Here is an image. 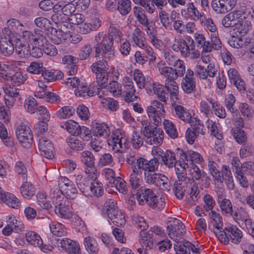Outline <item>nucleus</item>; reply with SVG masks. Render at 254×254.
<instances>
[{
  "instance_id": "ddd939ff",
  "label": "nucleus",
  "mask_w": 254,
  "mask_h": 254,
  "mask_svg": "<svg viewBox=\"0 0 254 254\" xmlns=\"http://www.w3.org/2000/svg\"><path fill=\"white\" fill-rule=\"evenodd\" d=\"M127 139L122 130H118L112 132V134L108 136L107 142L109 146L115 152H119L123 148V145H125Z\"/></svg>"
},
{
  "instance_id": "2eb2a0df",
  "label": "nucleus",
  "mask_w": 254,
  "mask_h": 254,
  "mask_svg": "<svg viewBox=\"0 0 254 254\" xmlns=\"http://www.w3.org/2000/svg\"><path fill=\"white\" fill-rule=\"evenodd\" d=\"M233 171L237 180L239 181L241 187L247 188L249 186V183L246 176L242 171L241 162L239 159L236 157H234L232 160Z\"/></svg>"
},
{
  "instance_id": "e433bc0d",
  "label": "nucleus",
  "mask_w": 254,
  "mask_h": 254,
  "mask_svg": "<svg viewBox=\"0 0 254 254\" xmlns=\"http://www.w3.org/2000/svg\"><path fill=\"white\" fill-rule=\"evenodd\" d=\"M107 35L112 39L113 42L115 40L117 42H121L123 36V34L120 30L119 26L113 23L110 24L108 34Z\"/></svg>"
},
{
  "instance_id": "9d476101",
  "label": "nucleus",
  "mask_w": 254,
  "mask_h": 254,
  "mask_svg": "<svg viewBox=\"0 0 254 254\" xmlns=\"http://www.w3.org/2000/svg\"><path fill=\"white\" fill-rule=\"evenodd\" d=\"M17 138L23 147H30L33 142V135L29 127L23 123H20L16 127Z\"/></svg>"
},
{
  "instance_id": "20e7f679",
  "label": "nucleus",
  "mask_w": 254,
  "mask_h": 254,
  "mask_svg": "<svg viewBox=\"0 0 254 254\" xmlns=\"http://www.w3.org/2000/svg\"><path fill=\"white\" fill-rule=\"evenodd\" d=\"M185 152L179 148L174 151L168 149L163 153L161 160L164 165L168 168H173L177 165L185 169Z\"/></svg>"
},
{
  "instance_id": "09e8293b",
  "label": "nucleus",
  "mask_w": 254,
  "mask_h": 254,
  "mask_svg": "<svg viewBox=\"0 0 254 254\" xmlns=\"http://www.w3.org/2000/svg\"><path fill=\"white\" fill-rule=\"evenodd\" d=\"M108 61H105L104 60L98 61L92 64L91 69L95 74V76L107 71V68L106 64Z\"/></svg>"
},
{
  "instance_id": "1a4fd4ad",
  "label": "nucleus",
  "mask_w": 254,
  "mask_h": 254,
  "mask_svg": "<svg viewBox=\"0 0 254 254\" xmlns=\"http://www.w3.org/2000/svg\"><path fill=\"white\" fill-rule=\"evenodd\" d=\"M80 160L84 165V172L91 180L97 179L99 175L95 166V158L93 154L88 151H84L80 154Z\"/></svg>"
},
{
  "instance_id": "4468645a",
  "label": "nucleus",
  "mask_w": 254,
  "mask_h": 254,
  "mask_svg": "<svg viewBox=\"0 0 254 254\" xmlns=\"http://www.w3.org/2000/svg\"><path fill=\"white\" fill-rule=\"evenodd\" d=\"M181 87L186 94H190L195 92L196 79L194 77V72L191 69L187 70L185 76L182 80Z\"/></svg>"
},
{
  "instance_id": "5701e85b",
  "label": "nucleus",
  "mask_w": 254,
  "mask_h": 254,
  "mask_svg": "<svg viewBox=\"0 0 254 254\" xmlns=\"http://www.w3.org/2000/svg\"><path fill=\"white\" fill-rule=\"evenodd\" d=\"M157 67L160 74L166 78L165 80L178 78L176 69L171 66H164V64L162 62L158 63Z\"/></svg>"
},
{
  "instance_id": "f704fd0d",
  "label": "nucleus",
  "mask_w": 254,
  "mask_h": 254,
  "mask_svg": "<svg viewBox=\"0 0 254 254\" xmlns=\"http://www.w3.org/2000/svg\"><path fill=\"white\" fill-rule=\"evenodd\" d=\"M66 141L67 145L71 149L77 151L82 150L85 146V143L75 136H69L66 138Z\"/></svg>"
},
{
  "instance_id": "dca6fc26",
  "label": "nucleus",
  "mask_w": 254,
  "mask_h": 254,
  "mask_svg": "<svg viewBox=\"0 0 254 254\" xmlns=\"http://www.w3.org/2000/svg\"><path fill=\"white\" fill-rule=\"evenodd\" d=\"M237 0H212V9L218 13H225L232 10L235 6Z\"/></svg>"
},
{
  "instance_id": "58836bf2",
  "label": "nucleus",
  "mask_w": 254,
  "mask_h": 254,
  "mask_svg": "<svg viewBox=\"0 0 254 254\" xmlns=\"http://www.w3.org/2000/svg\"><path fill=\"white\" fill-rule=\"evenodd\" d=\"M6 222L16 233H19L24 229V226L23 223L17 220L14 215L8 216Z\"/></svg>"
},
{
  "instance_id": "0eeeda50",
  "label": "nucleus",
  "mask_w": 254,
  "mask_h": 254,
  "mask_svg": "<svg viewBox=\"0 0 254 254\" xmlns=\"http://www.w3.org/2000/svg\"><path fill=\"white\" fill-rule=\"evenodd\" d=\"M136 166L142 172H154L158 171L159 166V159L154 157L149 160L143 157H135L134 155H127Z\"/></svg>"
},
{
  "instance_id": "13d9d810",
  "label": "nucleus",
  "mask_w": 254,
  "mask_h": 254,
  "mask_svg": "<svg viewBox=\"0 0 254 254\" xmlns=\"http://www.w3.org/2000/svg\"><path fill=\"white\" fill-rule=\"evenodd\" d=\"M217 33H211L210 35V41H206V42H209L211 47V49L209 51L204 52L205 53H208L211 52L213 50H219L221 48V42L220 39L218 37Z\"/></svg>"
},
{
  "instance_id": "de8ad7c7",
  "label": "nucleus",
  "mask_w": 254,
  "mask_h": 254,
  "mask_svg": "<svg viewBox=\"0 0 254 254\" xmlns=\"http://www.w3.org/2000/svg\"><path fill=\"white\" fill-rule=\"evenodd\" d=\"M49 226L51 232L54 235L62 237L66 233L64 226L60 223L52 222Z\"/></svg>"
},
{
  "instance_id": "79ce46f5",
  "label": "nucleus",
  "mask_w": 254,
  "mask_h": 254,
  "mask_svg": "<svg viewBox=\"0 0 254 254\" xmlns=\"http://www.w3.org/2000/svg\"><path fill=\"white\" fill-rule=\"evenodd\" d=\"M61 127L73 136H77L79 133L80 126L78 124L72 120L66 121L63 123Z\"/></svg>"
},
{
  "instance_id": "a19ab883",
  "label": "nucleus",
  "mask_w": 254,
  "mask_h": 254,
  "mask_svg": "<svg viewBox=\"0 0 254 254\" xmlns=\"http://www.w3.org/2000/svg\"><path fill=\"white\" fill-rule=\"evenodd\" d=\"M49 197L54 205L66 199L59 188H52L49 192Z\"/></svg>"
},
{
  "instance_id": "c756f323",
  "label": "nucleus",
  "mask_w": 254,
  "mask_h": 254,
  "mask_svg": "<svg viewBox=\"0 0 254 254\" xmlns=\"http://www.w3.org/2000/svg\"><path fill=\"white\" fill-rule=\"evenodd\" d=\"M176 116L185 122H190L191 120V114L189 111L181 105H175L174 111Z\"/></svg>"
},
{
  "instance_id": "6e6d98bb",
  "label": "nucleus",
  "mask_w": 254,
  "mask_h": 254,
  "mask_svg": "<svg viewBox=\"0 0 254 254\" xmlns=\"http://www.w3.org/2000/svg\"><path fill=\"white\" fill-rule=\"evenodd\" d=\"M117 10L123 15L127 14L131 10L130 0H118Z\"/></svg>"
},
{
  "instance_id": "412c9836",
  "label": "nucleus",
  "mask_w": 254,
  "mask_h": 254,
  "mask_svg": "<svg viewBox=\"0 0 254 254\" xmlns=\"http://www.w3.org/2000/svg\"><path fill=\"white\" fill-rule=\"evenodd\" d=\"M68 201L67 199L55 205V212L61 218L69 219L72 216V212L67 205Z\"/></svg>"
},
{
  "instance_id": "b1692460",
  "label": "nucleus",
  "mask_w": 254,
  "mask_h": 254,
  "mask_svg": "<svg viewBox=\"0 0 254 254\" xmlns=\"http://www.w3.org/2000/svg\"><path fill=\"white\" fill-rule=\"evenodd\" d=\"M182 13H184L186 17L194 21L198 20L201 16V13L193 2L188 3L186 8L182 10Z\"/></svg>"
},
{
  "instance_id": "6ab92c4d",
  "label": "nucleus",
  "mask_w": 254,
  "mask_h": 254,
  "mask_svg": "<svg viewBox=\"0 0 254 254\" xmlns=\"http://www.w3.org/2000/svg\"><path fill=\"white\" fill-rule=\"evenodd\" d=\"M127 162L131 166L132 172L129 176V184L133 189H137L140 185L141 178L142 172L136 166V165L127 156Z\"/></svg>"
},
{
  "instance_id": "864d4df0",
  "label": "nucleus",
  "mask_w": 254,
  "mask_h": 254,
  "mask_svg": "<svg viewBox=\"0 0 254 254\" xmlns=\"http://www.w3.org/2000/svg\"><path fill=\"white\" fill-rule=\"evenodd\" d=\"M208 103L211 105L212 108L215 112V114L220 118H225L226 117V112L225 109L215 102L212 98H210L207 99Z\"/></svg>"
},
{
  "instance_id": "ea45409f",
  "label": "nucleus",
  "mask_w": 254,
  "mask_h": 254,
  "mask_svg": "<svg viewBox=\"0 0 254 254\" xmlns=\"http://www.w3.org/2000/svg\"><path fill=\"white\" fill-rule=\"evenodd\" d=\"M27 242L35 247H41L43 241L40 236L33 231H29L25 234Z\"/></svg>"
},
{
  "instance_id": "5fc2aeb1",
  "label": "nucleus",
  "mask_w": 254,
  "mask_h": 254,
  "mask_svg": "<svg viewBox=\"0 0 254 254\" xmlns=\"http://www.w3.org/2000/svg\"><path fill=\"white\" fill-rule=\"evenodd\" d=\"M7 25L8 29L15 32H21L25 29L24 25L18 19L11 18L7 20Z\"/></svg>"
},
{
  "instance_id": "423d86ee",
  "label": "nucleus",
  "mask_w": 254,
  "mask_h": 254,
  "mask_svg": "<svg viewBox=\"0 0 254 254\" xmlns=\"http://www.w3.org/2000/svg\"><path fill=\"white\" fill-rule=\"evenodd\" d=\"M152 126H146L143 130L144 141L150 145L160 146L163 143L164 132L161 128Z\"/></svg>"
},
{
  "instance_id": "8fccbe9b",
  "label": "nucleus",
  "mask_w": 254,
  "mask_h": 254,
  "mask_svg": "<svg viewBox=\"0 0 254 254\" xmlns=\"http://www.w3.org/2000/svg\"><path fill=\"white\" fill-rule=\"evenodd\" d=\"M96 180V179L93 180L94 181L90 184L89 191L91 192L92 195L100 197L104 193L103 187L99 181Z\"/></svg>"
},
{
  "instance_id": "aec40b11",
  "label": "nucleus",
  "mask_w": 254,
  "mask_h": 254,
  "mask_svg": "<svg viewBox=\"0 0 254 254\" xmlns=\"http://www.w3.org/2000/svg\"><path fill=\"white\" fill-rule=\"evenodd\" d=\"M124 92L126 93L125 100L127 102L133 101L137 98L135 89L131 79L126 76L123 79Z\"/></svg>"
},
{
  "instance_id": "393cba45",
  "label": "nucleus",
  "mask_w": 254,
  "mask_h": 254,
  "mask_svg": "<svg viewBox=\"0 0 254 254\" xmlns=\"http://www.w3.org/2000/svg\"><path fill=\"white\" fill-rule=\"evenodd\" d=\"M92 132L93 135L96 137L106 138L109 136L110 130L107 125L104 123H96L93 125Z\"/></svg>"
},
{
  "instance_id": "7c9ffc66",
  "label": "nucleus",
  "mask_w": 254,
  "mask_h": 254,
  "mask_svg": "<svg viewBox=\"0 0 254 254\" xmlns=\"http://www.w3.org/2000/svg\"><path fill=\"white\" fill-rule=\"evenodd\" d=\"M150 232H145L140 235V244L146 251L150 250L153 246L154 237Z\"/></svg>"
},
{
  "instance_id": "a18cd8bd",
  "label": "nucleus",
  "mask_w": 254,
  "mask_h": 254,
  "mask_svg": "<svg viewBox=\"0 0 254 254\" xmlns=\"http://www.w3.org/2000/svg\"><path fill=\"white\" fill-rule=\"evenodd\" d=\"M189 246H190V243L184 240L182 242H176L174 244V250L177 254H190Z\"/></svg>"
},
{
  "instance_id": "680f3d73",
  "label": "nucleus",
  "mask_w": 254,
  "mask_h": 254,
  "mask_svg": "<svg viewBox=\"0 0 254 254\" xmlns=\"http://www.w3.org/2000/svg\"><path fill=\"white\" fill-rule=\"evenodd\" d=\"M45 68L43 67V63L35 62H31L27 67V71L32 74H42Z\"/></svg>"
},
{
  "instance_id": "f257e3e1",
  "label": "nucleus",
  "mask_w": 254,
  "mask_h": 254,
  "mask_svg": "<svg viewBox=\"0 0 254 254\" xmlns=\"http://www.w3.org/2000/svg\"><path fill=\"white\" fill-rule=\"evenodd\" d=\"M96 45L94 47L95 57L101 58L105 61H110L115 57L114 42L104 32H99L95 36Z\"/></svg>"
},
{
  "instance_id": "bb28decb",
  "label": "nucleus",
  "mask_w": 254,
  "mask_h": 254,
  "mask_svg": "<svg viewBox=\"0 0 254 254\" xmlns=\"http://www.w3.org/2000/svg\"><path fill=\"white\" fill-rule=\"evenodd\" d=\"M20 193L25 198L30 199L35 194V188L32 184L27 180L23 181V183L20 187Z\"/></svg>"
},
{
  "instance_id": "a878e982",
  "label": "nucleus",
  "mask_w": 254,
  "mask_h": 254,
  "mask_svg": "<svg viewBox=\"0 0 254 254\" xmlns=\"http://www.w3.org/2000/svg\"><path fill=\"white\" fill-rule=\"evenodd\" d=\"M83 244L86 251L89 254H98L99 247L96 240L93 237H87L84 238Z\"/></svg>"
},
{
  "instance_id": "a211bd4d",
  "label": "nucleus",
  "mask_w": 254,
  "mask_h": 254,
  "mask_svg": "<svg viewBox=\"0 0 254 254\" xmlns=\"http://www.w3.org/2000/svg\"><path fill=\"white\" fill-rule=\"evenodd\" d=\"M74 94L77 97L81 98H87L98 95L99 97H101L99 88L94 85L91 84L89 87L87 86H80L74 90Z\"/></svg>"
},
{
  "instance_id": "9b49d317",
  "label": "nucleus",
  "mask_w": 254,
  "mask_h": 254,
  "mask_svg": "<svg viewBox=\"0 0 254 254\" xmlns=\"http://www.w3.org/2000/svg\"><path fill=\"white\" fill-rule=\"evenodd\" d=\"M166 231L170 238L176 242L186 232L185 226L180 220L172 218L168 221Z\"/></svg>"
},
{
  "instance_id": "4c0bfd02",
  "label": "nucleus",
  "mask_w": 254,
  "mask_h": 254,
  "mask_svg": "<svg viewBox=\"0 0 254 254\" xmlns=\"http://www.w3.org/2000/svg\"><path fill=\"white\" fill-rule=\"evenodd\" d=\"M0 51L5 56L11 55L14 51V46L11 41L1 40L0 41Z\"/></svg>"
},
{
  "instance_id": "4d7b16f0",
  "label": "nucleus",
  "mask_w": 254,
  "mask_h": 254,
  "mask_svg": "<svg viewBox=\"0 0 254 254\" xmlns=\"http://www.w3.org/2000/svg\"><path fill=\"white\" fill-rule=\"evenodd\" d=\"M160 22L162 25L166 29L171 30L172 28V21L174 20L172 16H171L170 18L169 17L168 14L163 10H161L159 14Z\"/></svg>"
},
{
  "instance_id": "603ef678",
  "label": "nucleus",
  "mask_w": 254,
  "mask_h": 254,
  "mask_svg": "<svg viewBox=\"0 0 254 254\" xmlns=\"http://www.w3.org/2000/svg\"><path fill=\"white\" fill-rule=\"evenodd\" d=\"M75 110L71 106H64L61 108L56 113L58 118L64 119L70 118L75 113Z\"/></svg>"
},
{
  "instance_id": "e2e57ef3",
  "label": "nucleus",
  "mask_w": 254,
  "mask_h": 254,
  "mask_svg": "<svg viewBox=\"0 0 254 254\" xmlns=\"http://www.w3.org/2000/svg\"><path fill=\"white\" fill-rule=\"evenodd\" d=\"M153 89L160 101H165L168 99V95L165 92L163 85L155 83L153 85Z\"/></svg>"
},
{
  "instance_id": "7ed1b4c3",
  "label": "nucleus",
  "mask_w": 254,
  "mask_h": 254,
  "mask_svg": "<svg viewBox=\"0 0 254 254\" xmlns=\"http://www.w3.org/2000/svg\"><path fill=\"white\" fill-rule=\"evenodd\" d=\"M215 235L219 241L225 245L231 241L235 244L240 243L243 237V233L236 226L228 224L222 231L215 232Z\"/></svg>"
},
{
  "instance_id": "f03ea898",
  "label": "nucleus",
  "mask_w": 254,
  "mask_h": 254,
  "mask_svg": "<svg viewBox=\"0 0 254 254\" xmlns=\"http://www.w3.org/2000/svg\"><path fill=\"white\" fill-rule=\"evenodd\" d=\"M172 48L175 52H180L184 57H190L192 59L197 58L199 56V52L195 50L194 42L192 39L190 38L187 41L182 38H175L172 45Z\"/></svg>"
},
{
  "instance_id": "c9c22d12",
  "label": "nucleus",
  "mask_w": 254,
  "mask_h": 254,
  "mask_svg": "<svg viewBox=\"0 0 254 254\" xmlns=\"http://www.w3.org/2000/svg\"><path fill=\"white\" fill-rule=\"evenodd\" d=\"M34 36L33 44L35 45L42 47L48 42L46 37V33L42 30L35 29Z\"/></svg>"
},
{
  "instance_id": "c85d7f7f",
  "label": "nucleus",
  "mask_w": 254,
  "mask_h": 254,
  "mask_svg": "<svg viewBox=\"0 0 254 254\" xmlns=\"http://www.w3.org/2000/svg\"><path fill=\"white\" fill-rule=\"evenodd\" d=\"M186 159H184V163H185V168L188 167V163L190 162L191 166L192 164H195L194 163H200L203 161L202 156L198 152L190 150L187 153L185 152Z\"/></svg>"
},
{
  "instance_id": "f3484780",
  "label": "nucleus",
  "mask_w": 254,
  "mask_h": 254,
  "mask_svg": "<svg viewBox=\"0 0 254 254\" xmlns=\"http://www.w3.org/2000/svg\"><path fill=\"white\" fill-rule=\"evenodd\" d=\"M38 148L40 154L47 159H52L54 157V147L52 141L46 137L39 139Z\"/></svg>"
},
{
  "instance_id": "cd10ccee",
  "label": "nucleus",
  "mask_w": 254,
  "mask_h": 254,
  "mask_svg": "<svg viewBox=\"0 0 254 254\" xmlns=\"http://www.w3.org/2000/svg\"><path fill=\"white\" fill-rule=\"evenodd\" d=\"M76 185L79 190L85 195H89L90 183L88 178L81 175H78L75 178Z\"/></svg>"
},
{
  "instance_id": "774afa93",
  "label": "nucleus",
  "mask_w": 254,
  "mask_h": 254,
  "mask_svg": "<svg viewBox=\"0 0 254 254\" xmlns=\"http://www.w3.org/2000/svg\"><path fill=\"white\" fill-rule=\"evenodd\" d=\"M27 79V75L21 72H16L12 75H10V80L14 86H19Z\"/></svg>"
},
{
  "instance_id": "338daca9",
  "label": "nucleus",
  "mask_w": 254,
  "mask_h": 254,
  "mask_svg": "<svg viewBox=\"0 0 254 254\" xmlns=\"http://www.w3.org/2000/svg\"><path fill=\"white\" fill-rule=\"evenodd\" d=\"M233 135L236 141L239 144L244 143L247 140V136L245 131L239 127L232 129Z\"/></svg>"
},
{
  "instance_id": "4be33fe9",
  "label": "nucleus",
  "mask_w": 254,
  "mask_h": 254,
  "mask_svg": "<svg viewBox=\"0 0 254 254\" xmlns=\"http://www.w3.org/2000/svg\"><path fill=\"white\" fill-rule=\"evenodd\" d=\"M62 247L69 254H80L79 245L72 240L65 238L61 242Z\"/></svg>"
},
{
  "instance_id": "49530a36",
  "label": "nucleus",
  "mask_w": 254,
  "mask_h": 254,
  "mask_svg": "<svg viewBox=\"0 0 254 254\" xmlns=\"http://www.w3.org/2000/svg\"><path fill=\"white\" fill-rule=\"evenodd\" d=\"M30 47L28 44H25L20 42H17L15 46V52L18 57L26 58L29 56Z\"/></svg>"
},
{
  "instance_id": "473e14b6",
  "label": "nucleus",
  "mask_w": 254,
  "mask_h": 254,
  "mask_svg": "<svg viewBox=\"0 0 254 254\" xmlns=\"http://www.w3.org/2000/svg\"><path fill=\"white\" fill-rule=\"evenodd\" d=\"M164 128L167 135L172 139L178 136V132L175 125L169 120H164L163 122Z\"/></svg>"
},
{
  "instance_id": "2f4dec72",
  "label": "nucleus",
  "mask_w": 254,
  "mask_h": 254,
  "mask_svg": "<svg viewBox=\"0 0 254 254\" xmlns=\"http://www.w3.org/2000/svg\"><path fill=\"white\" fill-rule=\"evenodd\" d=\"M151 195H153L152 190L142 187L137 190L136 198L139 204L143 205L145 204V200L148 199Z\"/></svg>"
},
{
  "instance_id": "39448f33",
  "label": "nucleus",
  "mask_w": 254,
  "mask_h": 254,
  "mask_svg": "<svg viewBox=\"0 0 254 254\" xmlns=\"http://www.w3.org/2000/svg\"><path fill=\"white\" fill-rule=\"evenodd\" d=\"M167 104V100L159 101L154 100L151 103V105L146 108V112L150 121L155 125L158 126L162 122V118L165 115V105Z\"/></svg>"
},
{
  "instance_id": "6e6552de",
  "label": "nucleus",
  "mask_w": 254,
  "mask_h": 254,
  "mask_svg": "<svg viewBox=\"0 0 254 254\" xmlns=\"http://www.w3.org/2000/svg\"><path fill=\"white\" fill-rule=\"evenodd\" d=\"M144 177L145 182L149 185H154L167 191L171 190L170 181L163 174L145 172Z\"/></svg>"
},
{
  "instance_id": "3c124183",
  "label": "nucleus",
  "mask_w": 254,
  "mask_h": 254,
  "mask_svg": "<svg viewBox=\"0 0 254 254\" xmlns=\"http://www.w3.org/2000/svg\"><path fill=\"white\" fill-rule=\"evenodd\" d=\"M195 39L197 47L199 48H202V52H207L210 50L211 47L209 42H206L204 36L201 34H196Z\"/></svg>"
},
{
  "instance_id": "c03bdc74",
  "label": "nucleus",
  "mask_w": 254,
  "mask_h": 254,
  "mask_svg": "<svg viewBox=\"0 0 254 254\" xmlns=\"http://www.w3.org/2000/svg\"><path fill=\"white\" fill-rule=\"evenodd\" d=\"M108 218L117 226L121 227L126 224L125 214L121 210H118Z\"/></svg>"
},
{
  "instance_id": "37998d69",
  "label": "nucleus",
  "mask_w": 254,
  "mask_h": 254,
  "mask_svg": "<svg viewBox=\"0 0 254 254\" xmlns=\"http://www.w3.org/2000/svg\"><path fill=\"white\" fill-rule=\"evenodd\" d=\"M63 75L62 72L57 70H48L45 69L42 72V76L44 78L48 81L59 80L63 77Z\"/></svg>"
},
{
  "instance_id": "69168bd1",
  "label": "nucleus",
  "mask_w": 254,
  "mask_h": 254,
  "mask_svg": "<svg viewBox=\"0 0 254 254\" xmlns=\"http://www.w3.org/2000/svg\"><path fill=\"white\" fill-rule=\"evenodd\" d=\"M104 209L108 217L119 210L116 202L113 199H108L106 201Z\"/></svg>"
},
{
  "instance_id": "f8f14e48",
  "label": "nucleus",
  "mask_w": 254,
  "mask_h": 254,
  "mask_svg": "<svg viewBox=\"0 0 254 254\" xmlns=\"http://www.w3.org/2000/svg\"><path fill=\"white\" fill-rule=\"evenodd\" d=\"M189 173L191 176L193 183H196L205 188H207L210 185V178L207 173L200 169L195 164H192L190 169Z\"/></svg>"
},
{
  "instance_id": "bf43d9fd",
  "label": "nucleus",
  "mask_w": 254,
  "mask_h": 254,
  "mask_svg": "<svg viewBox=\"0 0 254 254\" xmlns=\"http://www.w3.org/2000/svg\"><path fill=\"white\" fill-rule=\"evenodd\" d=\"M0 138L6 146H12L13 144V139L10 136H8L7 129L1 122H0Z\"/></svg>"
},
{
  "instance_id": "0e129e2a",
  "label": "nucleus",
  "mask_w": 254,
  "mask_h": 254,
  "mask_svg": "<svg viewBox=\"0 0 254 254\" xmlns=\"http://www.w3.org/2000/svg\"><path fill=\"white\" fill-rule=\"evenodd\" d=\"M186 186L183 183L175 182L173 188L174 194L176 198L179 199L183 198L185 191Z\"/></svg>"
},
{
  "instance_id": "72a5a7b5",
  "label": "nucleus",
  "mask_w": 254,
  "mask_h": 254,
  "mask_svg": "<svg viewBox=\"0 0 254 254\" xmlns=\"http://www.w3.org/2000/svg\"><path fill=\"white\" fill-rule=\"evenodd\" d=\"M177 79H169L165 81V87L169 92L171 97L177 98L179 95V86L175 81Z\"/></svg>"
},
{
  "instance_id": "052dcab7",
  "label": "nucleus",
  "mask_w": 254,
  "mask_h": 254,
  "mask_svg": "<svg viewBox=\"0 0 254 254\" xmlns=\"http://www.w3.org/2000/svg\"><path fill=\"white\" fill-rule=\"evenodd\" d=\"M143 33L139 28H135L132 32V39L134 43L140 48L145 46L143 37Z\"/></svg>"
}]
</instances>
